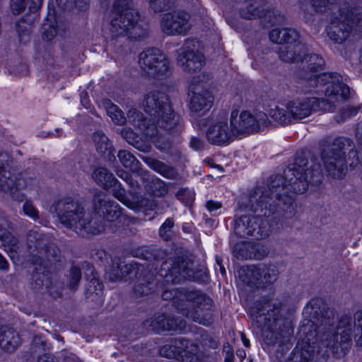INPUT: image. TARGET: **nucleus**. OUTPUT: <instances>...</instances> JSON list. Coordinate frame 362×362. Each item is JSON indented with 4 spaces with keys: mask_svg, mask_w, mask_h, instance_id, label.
Here are the masks:
<instances>
[{
    "mask_svg": "<svg viewBox=\"0 0 362 362\" xmlns=\"http://www.w3.org/2000/svg\"><path fill=\"white\" fill-rule=\"evenodd\" d=\"M119 160L122 165L134 172H138L141 168L140 162L130 152L126 150H120L117 153Z\"/></svg>",
    "mask_w": 362,
    "mask_h": 362,
    "instance_id": "39",
    "label": "nucleus"
},
{
    "mask_svg": "<svg viewBox=\"0 0 362 362\" xmlns=\"http://www.w3.org/2000/svg\"><path fill=\"white\" fill-rule=\"evenodd\" d=\"M310 320L300 327V333L304 336L305 344L300 349L296 348L286 362H313L316 337L323 332L322 345L332 351L338 349L341 343H346L354 338L355 344L362 347V310L356 311L353 317L343 315L338 322L337 331L332 332L330 327L334 324V312L322 302L316 300L307 307Z\"/></svg>",
    "mask_w": 362,
    "mask_h": 362,
    "instance_id": "2",
    "label": "nucleus"
},
{
    "mask_svg": "<svg viewBox=\"0 0 362 362\" xmlns=\"http://www.w3.org/2000/svg\"><path fill=\"white\" fill-rule=\"evenodd\" d=\"M93 208L100 217L87 213L78 199L66 197L54 202L50 212L56 214L57 220L64 227L83 237L104 232L106 221H113L122 214L119 204L101 192L93 197Z\"/></svg>",
    "mask_w": 362,
    "mask_h": 362,
    "instance_id": "3",
    "label": "nucleus"
},
{
    "mask_svg": "<svg viewBox=\"0 0 362 362\" xmlns=\"http://www.w3.org/2000/svg\"><path fill=\"white\" fill-rule=\"evenodd\" d=\"M324 64V59L318 54L304 55L301 60V67L296 72V76L299 79L297 86L299 93H324L326 97L347 99L350 90L347 85L341 82L340 75L334 73L318 74Z\"/></svg>",
    "mask_w": 362,
    "mask_h": 362,
    "instance_id": "5",
    "label": "nucleus"
},
{
    "mask_svg": "<svg viewBox=\"0 0 362 362\" xmlns=\"http://www.w3.org/2000/svg\"><path fill=\"white\" fill-rule=\"evenodd\" d=\"M139 270L136 263L127 264L120 259H115L107 274L111 281H119L128 275L137 273Z\"/></svg>",
    "mask_w": 362,
    "mask_h": 362,
    "instance_id": "28",
    "label": "nucleus"
},
{
    "mask_svg": "<svg viewBox=\"0 0 362 362\" xmlns=\"http://www.w3.org/2000/svg\"><path fill=\"white\" fill-rule=\"evenodd\" d=\"M47 348V342L42 337L36 335L33 337L30 344V351L33 354H40L45 351Z\"/></svg>",
    "mask_w": 362,
    "mask_h": 362,
    "instance_id": "42",
    "label": "nucleus"
},
{
    "mask_svg": "<svg viewBox=\"0 0 362 362\" xmlns=\"http://www.w3.org/2000/svg\"><path fill=\"white\" fill-rule=\"evenodd\" d=\"M161 279L163 284H176L187 280L206 283L209 277L204 267H196L192 262L182 257L169 258L163 262L158 276L150 271H141L134 286L135 295L142 297L156 292L160 286L158 281Z\"/></svg>",
    "mask_w": 362,
    "mask_h": 362,
    "instance_id": "4",
    "label": "nucleus"
},
{
    "mask_svg": "<svg viewBox=\"0 0 362 362\" xmlns=\"http://www.w3.org/2000/svg\"><path fill=\"white\" fill-rule=\"evenodd\" d=\"M221 207V204L219 202L209 201L206 203V208L210 212H213Z\"/></svg>",
    "mask_w": 362,
    "mask_h": 362,
    "instance_id": "58",
    "label": "nucleus"
},
{
    "mask_svg": "<svg viewBox=\"0 0 362 362\" xmlns=\"http://www.w3.org/2000/svg\"><path fill=\"white\" fill-rule=\"evenodd\" d=\"M198 293L204 297V300L201 303L197 300H187L183 307H179V313L195 322L209 326L212 322V300L200 291Z\"/></svg>",
    "mask_w": 362,
    "mask_h": 362,
    "instance_id": "21",
    "label": "nucleus"
},
{
    "mask_svg": "<svg viewBox=\"0 0 362 362\" xmlns=\"http://www.w3.org/2000/svg\"><path fill=\"white\" fill-rule=\"evenodd\" d=\"M87 271L93 276L86 286V298L90 301L95 302L100 305L103 303V286L98 278L93 275L94 269L93 266L87 264Z\"/></svg>",
    "mask_w": 362,
    "mask_h": 362,
    "instance_id": "29",
    "label": "nucleus"
},
{
    "mask_svg": "<svg viewBox=\"0 0 362 362\" xmlns=\"http://www.w3.org/2000/svg\"><path fill=\"white\" fill-rule=\"evenodd\" d=\"M8 267V264L5 258L0 254V269H6Z\"/></svg>",
    "mask_w": 362,
    "mask_h": 362,
    "instance_id": "62",
    "label": "nucleus"
},
{
    "mask_svg": "<svg viewBox=\"0 0 362 362\" xmlns=\"http://www.w3.org/2000/svg\"><path fill=\"white\" fill-rule=\"evenodd\" d=\"M173 346L177 350L178 356H183L187 345V339L179 337L171 340Z\"/></svg>",
    "mask_w": 362,
    "mask_h": 362,
    "instance_id": "50",
    "label": "nucleus"
},
{
    "mask_svg": "<svg viewBox=\"0 0 362 362\" xmlns=\"http://www.w3.org/2000/svg\"><path fill=\"white\" fill-rule=\"evenodd\" d=\"M93 139L96 148V150L98 153L102 155L109 157L113 155V146L112 143L109 141V139L105 136V134L101 131H97L93 134Z\"/></svg>",
    "mask_w": 362,
    "mask_h": 362,
    "instance_id": "34",
    "label": "nucleus"
},
{
    "mask_svg": "<svg viewBox=\"0 0 362 362\" xmlns=\"http://www.w3.org/2000/svg\"><path fill=\"white\" fill-rule=\"evenodd\" d=\"M8 225L7 220L0 211V240L10 257L13 258L18 249V240L5 228Z\"/></svg>",
    "mask_w": 362,
    "mask_h": 362,
    "instance_id": "30",
    "label": "nucleus"
},
{
    "mask_svg": "<svg viewBox=\"0 0 362 362\" xmlns=\"http://www.w3.org/2000/svg\"><path fill=\"white\" fill-rule=\"evenodd\" d=\"M189 102L188 104L190 114L199 117L206 114L214 103V96L204 85L194 79L189 86Z\"/></svg>",
    "mask_w": 362,
    "mask_h": 362,
    "instance_id": "19",
    "label": "nucleus"
},
{
    "mask_svg": "<svg viewBox=\"0 0 362 362\" xmlns=\"http://www.w3.org/2000/svg\"><path fill=\"white\" fill-rule=\"evenodd\" d=\"M345 100L326 96L325 98H298L288 100L281 106L276 105L271 108L269 115L275 122L281 126H286L292 123L293 121L309 117L313 112H333L338 103Z\"/></svg>",
    "mask_w": 362,
    "mask_h": 362,
    "instance_id": "10",
    "label": "nucleus"
},
{
    "mask_svg": "<svg viewBox=\"0 0 362 362\" xmlns=\"http://www.w3.org/2000/svg\"><path fill=\"white\" fill-rule=\"evenodd\" d=\"M81 279V272L77 267H72L66 275V286L72 291H76Z\"/></svg>",
    "mask_w": 362,
    "mask_h": 362,
    "instance_id": "40",
    "label": "nucleus"
},
{
    "mask_svg": "<svg viewBox=\"0 0 362 362\" xmlns=\"http://www.w3.org/2000/svg\"><path fill=\"white\" fill-rule=\"evenodd\" d=\"M233 255L240 259H262L268 254V250L259 243L240 242L233 247Z\"/></svg>",
    "mask_w": 362,
    "mask_h": 362,
    "instance_id": "27",
    "label": "nucleus"
},
{
    "mask_svg": "<svg viewBox=\"0 0 362 362\" xmlns=\"http://www.w3.org/2000/svg\"><path fill=\"white\" fill-rule=\"evenodd\" d=\"M358 108L354 107H344L339 115L336 116L335 119L338 123L344 122L346 119L356 115L358 112Z\"/></svg>",
    "mask_w": 362,
    "mask_h": 362,
    "instance_id": "46",
    "label": "nucleus"
},
{
    "mask_svg": "<svg viewBox=\"0 0 362 362\" xmlns=\"http://www.w3.org/2000/svg\"><path fill=\"white\" fill-rule=\"evenodd\" d=\"M58 34V28L52 25L45 24L44 25V31L42 37L45 40L52 41Z\"/></svg>",
    "mask_w": 362,
    "mask_h": 362,
    "instance_id": "48",
    "label": "nucleus"
},
{
    "mask_svg": "<svg viewBox=\"0 0 362 362\" xmlns=\"http://www.w3.org/2000/svg\"><path fill=\"white\" fill-rule=\"evenodd\" d=\"M139 64L142 71L149 77L162 79L171 74L168 58L160 49L152 47L140 53Z\"/></svg>",
    "mask_w": 362,
    "mask_h": 362,
    "instance_id": "16",
    "label": "nucleus"
},
{
    "mask_svg": "<svg viewBox=\"0 0 362 362\" xmlns=\"http://www.w3.org/2000/svg\"><path fill=\"white\" fill-rule=\"evenodd\" d=\"M99 105H101L106 110L107 115L117 125H123L128 121L135 128L138 129L145 136L146 140L156 143L154 139L158 134L156 126H146V121L144 115L136 109H130L125 117L123 111L109 99H103Z\"/></svg>",
    "mask_w": 362,
    "mask_h": 362,
    "instance_id": "13",
    "label": "nucleus"
},
{
    "mask_svg": "<svg viewBox=\"0 0 362 362\" xmlns=\"http://www.w3.org/2000/svg\"><path fill=\"white\" fill-rule=\"evenodd\" d=\"M165 300H173V305L179 313V307H183L187 300H197L201 303L204 297L198 293V290L187 288H165L162 293Z\"/></svg>",
    "mask_w": 362,
    "mask_h": 362,
    "instance_id": "26",
    "label": "nucleus"
},
{
    "mask_svg": "<svg viewBox=\"0 0 362 362\" xmlns=\"http://www.w3.org/2000/svg\"><path fill=\"white\" fill-rule=\"evenodd\" d=\"M356 137H357L358 144L362 146V130L358 131V132L356 133Z\"/></svg>",
    "mask_w": 362,
    "mask_h": 362,
    "instance_id": "64",
    "label": "nucleus"
},
{
    "mask_svg": "<svg viewBox=\"0 0 362 362\" xmlns=\"http://www.w3.org/2000/svg\"><path fill=\"white\" fill-rule=\"evenodd\" d=\"M198 48L199 42L196 39L187 38L182 47L175 51L177 65L184 71L194 73L204 66L205 58Z\"/></svg>",
    "mask_w": 362,
    "mask_h": 362,
    "instance_id": "18",
    "label": "nucleus"
},
{
    "mask_svg": "<svg viewBox=\"0 0 362 362\" xmlns=\"http://www.w3.org/2000/svg\"><path fill=\"white\" fill-rule=\"evenodd\" d=\"M160 354L166 358H173L178 357L177 350L173 346L172 341L165 344L160 349Z\"/></svg>",
    "mask_w": 362,
    "mask_h": 362,
    "instance_id": "47",
    "label": "nucleus"
},
{
    "mask_svg": "<svg viewBox=\"0 0 362 362\" xmlns=\"http://www.w3.org/2000/svg\"><path fill=\"white\" fill-rule=\"evenodd\" d=\"M204 142L197 137H192L190 140V147L196 151H200L204 148Z\"/></svg>",
    "mask_w": 362,
    "mask_h": 362,
    "instance_id": "56",
    "label": "nucleus"
},
{
    "mask_svg": "<svg viewBox=\"0 0 362 362\" xmlns=\"http://www.w3.org/2000/svg\"><path fill=\"white\" fill-rule=\"evenodd\" d=\"M271 41L276 44H293L300 39L299 33L294 28H276L269 33Z\"/></svg>",
    "mask_w": 362,
    "mask_h": 362,
    "instance_id": "32",
    "label": "nucleus"
},
{
    "mask_svg": "<svg viewBox=\"0 0 362 362\" xmlns=\"http://www.w3.org/2000/svg\"><path fill=\"white\" fill-rule=\"evenodd\" d=\"M165 252L158 248H149L146 250L144 254V258L150 262L152 261H160L165 256Z\"/></svg>",
    "mask_w": 362,
    "mask_h": 362,
    "instance_id": "45",
    "label": "nucleus"
},
{
    "mask_svg": "<svg viewBox=\"0 0 362 362\" xmlns=\"http://www.w3.org/2000/svg\"><path fill=\"white\" fill-rule=\"evenodd\" d=\"M23 209L25 215L29 216L33 219L38 218L37 211L31 202H25L23 204Z\"/></svg>",
    "mask_w": 362,
    "mask_h": 362,
    "instance_id": "52",
    "label": "nucleus"
},
{
    "mask_svg": "<svg viewBox=\"0 0 362 362\" xmlns=\"http://www.w3.org/2000/svg\"><path fill=\"white\" fill-rule=\"evenodd\" d=\"M141 158L151 168L163 176L171 177L174 175L173 169L164 163L151 157L141 156Z\"/></svg>",
    "mask_w": 362,
    "mask_h": 362,
    "instance_id": "38",
    "label": "nucleus"
},
{
    "mask_svg": "<svg viewBox=\"0 0 362 362\" xmlns=\"http://www.w3.org/2000/svg\"><path fill=\"white\" fill-rule=\"evenodd\" d=\"M202 344L204 346L209 347L211 349H216L218 346V341L214 339V337L206 334V335H202Z\"/></svg>",
    "mask_w": 362,
    "mask_h": 362,
    "instance_id": "54",
    "label": "nucleus"
},
{
    "mask_svg": "<svg viewBox=\"0 0 362 362\" xmlns=\"http://www.w3.org/2000/svg\"><path fill=\"white\" fill-rule=\"evenodd\" d=\"M143 325L148 331L159 333L162 331H182L185 329L186 322L178 317L157 313L145 320Z\"/></svg>",
    "mask_w": 362,
    "mask_h": 362,
    "instance_id": "24",
    "label": "nucleus"
},
{
    "mask_svg": "<svg viewBox=\"0 0 362 362\" xmlns=\"http://www.w3.org/2000/svg\"><path fill=\"white\" fill-rule=\"evenodd\" d=\"M173 227L174 220L172 218H167L159 229L160 237L165 240H169L173 235Z\"/></svg>",
    "mask_w": 362,
    "mask_h": 362,
    "instance_id": "41",
    "label": "nucleus"
},
{
    "mask_svg": "<svg viewBox=\"0 0 362 362\" xmlns=\"http://www.w3.org/2000/svg\"><path fill=\"white\" fill-rule=\"evenodd\" d=\"M279 275L277 267L272 264L243 267L237 270L238 279L250 286L264 287L271 285L277 280Z\"/></svg>",
    "mask_w": 362,
    "mask_h": 362,
    "instance_id": "17",
    "label": "nucleus"
},
{
    "mask_svg": "<svg viewBox=\"0 0 362 362\" xmlns=\"http://www.w3.org/2000/svg\"><path fill=\"white\" fill-rule=\"evenodd\" d=\"M21 343L18 333L12 328L3 326L0 328V346L6 352H13Z\"/></svg>",
    "mask_w": 362,
    "mask_h": 362,
    "instance_id": "31",
    "label": "nucleus"
},
{
    "mask_svg": "<svg viewBox=\"0 0 362 362\" xmlns=\"http://www.w3.org/2000/svg\"><path fill=\"white\" fill-rule=\"evenodd\" d=\"M16 30L21 40H23L25 36L29 35L30 32V25L23 20L20 21L16 23Z\"/></svg>",
    "mask_w": 362,
    "mask_h": 362,
    "instance_id": "49",
    "label": "nucleus"
},
{
    "mask_svg": "<svg viewBox=\"0 0 362 362\" xmlns=\"http://www.w3.org/2000/svg\"><path fill=\"white\" fill-rule=\"evenodd\" d=\"M11 162L12 159L8 153L4 151L0 152V171L4 170H11Z\"/></svg>",
    "mask_w": 362,
    "mask_h": 362,
    "instance_id": "51",
    "label": "nucleus"
},
{
    "mask_svg": "<svg viewBox=\"0 0 362 362\" xmlns=\"http://www.w3.org/2000/svg\"><path fill=\"white\" fill-rule=\"evenodd\" d=\"M35 180L25 173L16 175L11 170L0 171V191L10 193L13 198L20 202L23 200V194L18 193L19 190L31 187Z\"/></svg>",
    "mask_w": 362,
    "mask_h": 362,
    "instance_id": "22",
    "label": "nucleus"
},
{
    "mask_svg": "<svg viewBox=\"0 0 362 362\" xmlns=\"http://www.w3.org/2000/svg\"><path fill=\"white\" fill-rule=\"evenodd\" d=\"M349 151V165L354 168L358 165L362 166V159L354 149V142L346 137H338L325 146L321 157L328 174L334 178H341L346 173V151Z\"/></svg>",
    "mask_w": 362,
    "mask_h": 362,
    "instance_id": "11",
    "label": "nucleus"
},
{
    "mask_svg": "<svg viewBox=\"0 0 362 362\" xmlns=\"http://www.w3.org/2000/svg\"><path fill=\"white\" fill-rule=\"evenodd\" d=\"M37 362H54V360L52 356L44 354L39 356Z\"/></svg>",
    "mask_w": 362,
    "mask_h": 362,
    "instance_id": "61",
    "label": "nucleus"
},
{
    "mask_svg": "<svg viewBox=\"0 0 362 362\" xmlns=\"http://www.w3.org/2000/svg\"><path fill=\"white\" fill-rule=\"evenodd\" d=\"M112 195L122 204L127 206L128 208L132 209L134 211H138L139 207H146L151 210H155L156 213L160 214L165 209L168 207V204L163 200L160 204L157 203L155 200H148L142 199L139 202L138 204L131 202L126 197V191L122 187L121 183L115 178V183L112 185Z\"/></svg>",
    "mask_w": 362,
    "mask_h": 362,
    "instance_id": "25",
    "label": "nucleus"
},
{
    "mask_svg": "<svg viewBox=\"0 0 362 362\" xmlns=\"http://www.w3.org/2000/svg\"><path fill=\"white\" fill-rule=\"evenodd\" d=\"M337 0H310V4L315 12L323 13L330 9Z\"/></svg>",
    "mask_w": 362,
    "mask_h": 362,
    "instance_id": "43",
    "label": "nucleus"
},
{
    "mask_svg": "<svg viewBox=\"0 0 362 362\" xmlns=\"http://www.w3.org/2000/svg\"><path fill=\"white\" fill-rule=\"evenodd\" d=\"M58 1H62V0H57ZM74 2L76 6L79 10H86L88 8L90 0H74Z\"/></svg>",
    "mask_w": 362,
    "mask_h": 362,
    "instance_id": "57",
    "label": "nucleus"
},
{
    "mask_svg": "<svg viewBox=\"0 0 362 362\" xmlns=\"http://www.w3.org/2000/svg\"><path fill=\"white\" fill-rule=\"evenodd\" d=\"M239 16L245 20H261L267 24L279 23L283 20L280 12L273 7V0H233Z\"/></svg>",
    "mask_w": 362,
    "mask_h": 362,
    "instance_id": "14",
    "label": "nucleus"
},
{
    "mask_svg": "<svg viewBox=\"0 0 362 362\" xmlns=\"http://www.w3.org/2000/svg\"><path fill=\"white\" fill-rule=\"evenodd\" d=\"M160 29L169 36H185L192 28L190 15L184 11H174L162 15Z\"/></svg>",
    "mask_w": 362,
    "mask_h": 362,
    "instance_id": "20",
    "label": "nucleus"
},
{
    "mask_svg": "<svg viewBox=\"0 0 362 362\" xmlns=\"http://www.w3.org/2000/svg\"><path fill=\"white\" fill-rule=\"evenodd\" d=\"M241 339H242V341H243V343L244 344L245 346L246 347H249L250 346V341L249 339H247L246 338V336L244 333H241Z\"/></svg>",
    "mask_w": 362,
    "mask_h": 362,
    "instance_id": "63",
    "label": "nucleus"
},
{
    "mask_svg": "<svg viewBox=\"0 0 362 362\" xmlns=\"http://www.w3.org/2000/svg\"><path fill=\"white\" fill-rule=\"evenodd\" d=\"M283 305L277 299H262L255 303L249 313L262 329V336L268 345L279 346L289 341V322L283 313Z\"/></svg>",
    "mask_w": 362,
    "mask_h": 362,
    "instance_id": "7",
    "label": "nucleus"
},
{
    "mask_svg": "<svg viewBox=\"0 0 362 362\" xmlns=\"http://www.w3.org/2000/svg\"><path fill=\"white\" fill-rule=\"evenodd\" d=\"M207 141L212 145L226 146L235 138L227 119L221 118L214 121L206 131Z\"/></svg>",
    "mask_w": 362,
    "mask_h": 362,
    "instance_id": "23",
    "label": "nucleus"
},
{
    "mask_svg": "<svg viewBox=\"0 0 362 362\" xmlns=\"http://www.w3.org/2000/svg\"><path fill=\"white\" fill-rule=\"evenodd\" d=\"M155 185L156 186H158V187L159 188V190L158 192H155V194L156 195H160V196H162V195H164L165 194L167 193V189L164 185V183L160 180H158Z\"/></svg>",
    "mask_w": 362,
    "mask_h": 362,
    "instance_id": "59",
    "label": "nucleus"
},
{
    "mask_svg": "<svg viewBox=\"0 0 362 362\" xmlns=\"http://www.w3.org/2000/svg\"><path fill=\"white\" fill-rule=\"evenodd\" d=\"M142 107L150 116L148 119L144 117L146 126H156L158 130V134L154 139L156 143L153 144L160 150L166 149L168 145L165 146L158 145V129L170 134H180L183 127L181 117L173 109L168 96L158 90H149L144 95Z\"/></svg>",
    "mask_w": 362,
    "mask_h": 362,
    "instance_id": "9",
    "label": "nucleus"
},
{
    "mask_svg": "<svg viewBox=\"0 0 362 362\" xmlns=\"http://www.w3.org/2000/svg\"><path fill=\"white\" fill-rule=\"evenodd\" d=\"M304 46L298 43L290 44V45L281 47L279 51V57L281 60L291 63L298 62L303 59L302 53H303Z\"/></svg>",
    "mask_w": 362,
    "mask_h": 362,
    "instance_id": "33",
    "label": "nucleus"
},
{
    "mask_svg": "<svg viewBox=\"0 0 362 362\" xmlns=\"http://www.w3.org/2000/svg\"><path fill=\"white\" fill-rule=\"evenodd\" d=\"M322 177L321 165L315 158L298 157L282 175L271 176L267 187L255 189L249 197L248 207L257 214L236 218L235 233L240 238L252 237L256 240L268 237L272 220L289 219L296 214L293 199L288 192L303 194L309 185H320Z\"/></svg>",
    "mask_w": 362,
    "mask_h": 362,
    "instance_id": "1",
    "label": "nucleus"
},
{
    "mask_svg": "<svg viewBox=\"0 0 362 362\" xmlns=\"http://www.w3.org/2000/svg\"><path fill=\"white\" fill-rule=\"evenodd\" d=\"M81 100L82 105L88 108L90 105V101L88 100V93L86 91H83L81 93Z\"/></svg>",
    "mask_w": 362,
    "mask_h": 362,
    "instance_id": "60",
    "label": "nucleus"
},
{
    "mask_svg": "<svg viewBox=\"0 0 362 362\" xmlns=\"http://www.w3.org/2000/svg\"><path fill=\"white\" fill-rule=\"evenodd\" d=\"M229 123L236 137L257 132L262 127H267L270 122L267 115L263 112L253 115L247 110L240 112L238 109H233L230 115Z\"/></svg>",
    "mask_w": 362,
    "mask_h": 362,
    "instance_id": "15",
    "label": "nucleus"
},
{
    "mask_svg": "<svg viewBox=\"0 0 362 362\" xmlns=\"http://www.w3.org/2000/svg\"><path fill=\"white\" fill-rule=\"evenodd\" d=\"M94 181L103 189H107L115 183V177L107 169L105 168H96L93 174Z\"/></svg>",
    "mask_w": 362,
    "mask_h": 362,
    "instance_id": "35",
    "label": "nucleus"
},
{
    "mask_svg": "<svg viewBox=\"0 0 362 362\" xmlns=\"http://www.w3.org/2000/svg\"><path fill=\"white\" fill-rule=\"evenodd\" d=\"M121 136L128 144L133 146L138 150L147 152L149 150V145L144 141L140 137L129 128H124L121 131Z\"/></svg>",
    "mask_w": 362,
    "mask_h": 362,
    "instance_id": "37",
    "label": "nucleus"
},
{
    "mask_svg": "<svg viewBox=\"0 0 362 362\" xmlns=\"http://www.w3.org/2000/svg\"><path fill=\"white\" fill-rule=\"evenodd\" d=\"M354 29H362V8L344 3L339 6L338 15L331 19L327 35L334 42L341 44Z\"/></svg>",
    "mask_w": 362,
    "mask_h": 362,
    "instance_id": "12",
    "label": "nucleus"
},
{
    "mask_svg": "<svg viewBox=\"0 0 362 362\" xmlns=\"http://www.w3.org/2000/svg\"><path fill=\"white\" fill-rule=\"evenodd\" d=\"M28 4L30 12H36L42 6V0H11L10 8L13 15L21 13Z\"/></svg>",
    "mask_w": 362,
    "mask_h": 362,
    "instance_id": "36",
    "label": "nucleus"
},
{
    "mask_svg": "<svg viewBox=\"0 0 362 362\" xmlns=\"http://www.w3.org/2000/svg\"><path fill=\"white\" fill-rule=\"evenodd\" d=\"M139 15L134 9L132 0H115L107 24V46L121 47L127 39L145 37L147 30L139 22Z\"/></svg>",
    "mask_w": 362,
    "mask_h": 362,
    "instance_id": "8",
    "label": "nucleus"
},
{
    "mask_svg": "<svg viewBox=\"0 0 362 362\" xmlns=\"http://www.w3.org/2000/svg\"><path fill=\"white\" fill-rule=\"evenodd\" d=\"M122 179L125 180L132 187L134 188L138 186L137 181L134 180L132 175L127 172H122L121 174L118 175Z\"/></svg>",
    "mask_w": 362,
    "mask_h": 362,
    "instance_id": "55",
    "label": "nucleus"
},
{
    "mask_svg": "<svg viewBox=\"0 0 362 362\" xmlns=\"http://www.w3.org/2000/svg\"><path fill=\"white\" fill-rule=\"evenodd\" d=\"M199 351V345L190 340H187V345L186 346V349L185 351L184 354H189L191 356H192V358H194V356H197Z\"/></svg>",
    "mask_w": 362,
    "mask_h": 362,
    "instance_id": "53",
    "label": "nucleus"
},
{
    "mask_svg": "<svg viewBox=\"0 0 362 362\" xmlns=\"http://www.w3.org/2000/svg\"><path fill=\"white\" fill-rule=\"evenodd\" d=\"M27 245L30 253L29 260L35 266L31 277L32 288L35 291L47 292L54 298L59 296V293L52 291L48 267L60 261L59 249L36 230H31L28 234Z\"/></svg>",
    "mask_w": 362,
    "mask_h": 362,
    "instance_id": "6",
    "label": "nucleus"
},
{
    "mask_svg": "<svg viewBox=\"0 0 362 362\" xmlns=\"http://www.w3.org/2000/svg\"><path fill=\"white\" fill-rule=\"evenodd\" d=\"M150 7L156 13H160L169 9L172 3L170 0H148Z\"/></svg>",
    "mask_w": 362,
    "mask_h": 362,
    "instance_id": "44",
    "label": "nucleus"
}]
</instances>
